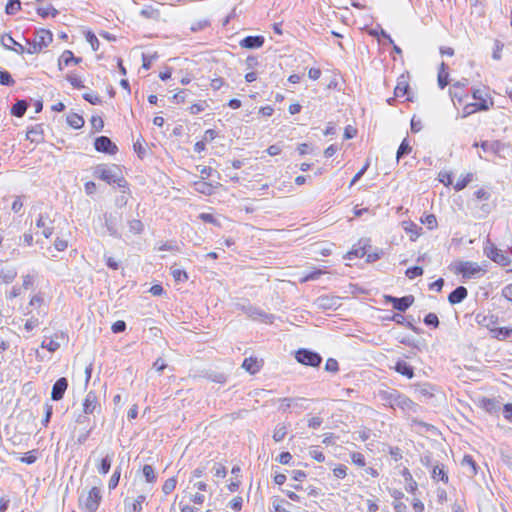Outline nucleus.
<instances>
[{"mask_svg":"<svg viewBox=\"0 0 512 512\" xmlns=\"http://www.w3.org/2000/svg\"><path fill=\"white\" fill-rule=\"evenodd\" d=\"M208 490V484L205 481H196L188 485L182 490L181 497L178 501L180 512H198L199 507L205 502L203 492Z\"/></svg>","mask_w":512,"mask_h":512,"instance_id":"nucleus-1","label":"nucleus"},{"mask_svg":"<svg viewBox=\"0 0 512 512\" xmlns=\"http://www.w3.org/2000/svg\"><path fill=\"white\" fill-rule=\"evenodd\" d=\"M456 275H460V281L463 283L471 279H477L484 274V270L476 262L471 261H455L451 268Z\"/></svg>","mask_w":512,"mask_h":512,"instance_id":"nucleus-2","label":"nucleus"},{"mask_svg":"<svg viewBox=\"0 0 512 512\" xmlns=\"http://www.w3.org/2000/svg\"><path fill=\"white\" fill-rule=\"evenodd\" d=\"M101 502L102 494L100 488L92 486L80 495L78 506L82 512H96L99 509Z\"/></svg>","mask_w":512,"mask_h":512,"instance_id":"nucleus-3","label":"nucleus"},{"mask_svg":"<svg viewBox=\"0 0 512 512\" xmlns=\"http://www.w3.org/2000/svg\"><path fill=\"white\" fill-rule=\"evenodd\" d=\"M116 170H118L116 166L115 169H110L105 165H99L96 167L94 174L108 184L116 183L118 187L128 190V182Z\"/></svg>","mask_w":512,"mask_h":512,"instance_id":"nucleus-4","label":"nucleus"},{"mask_svg":"<svg viewBox=\"0 0 512 512\" xmlns=\"http://www.w3.org/2000/svg\"><path fill=\"white\" fill-rule=\"evenodd\" d=\"M487 94L484 90L476 89L473 91V99L477 102L466 104L463 109L462 117H466L479 110H488L489 106L486 100Z\"/></svg>","mask_w":512,"mask_h":512,"instance_id":"nucleus-5","label":"nucleus"},{"mask_svg":"<svg viewBox=\"0 0 512 512\" xmlns=\"http://www.w3.org/2000/svg\"><path fill=\"white\" fill-rule=\"evenodd\" d=\"M241 310L252 320L264 323H273L275 315L266 313L264 310L253 305H242Z\"/></svg>","mask_w":512,"mask_h":512,"instance_id":"nucleus-6","label":"nucleus"},{"mask_svg":"<svg viewBox=\"0 0 512 512\" xmlns=\"http://www.w3.org/2000/svg\"><path fill=\"white\" fill-rule=\"evenodd\" d=\"M296 360L307 366L317 367L322 362V357L317 352L308 349H299L295 354Z\"/></svg>","mask_w":512,"mask_h":512,"instance_id":"nucleus-7","label":"nucleus"},{"mask_svg":"<svg viewBox=\"0 0 512 512\" xmlns=\"http://www.w3.org/2000/svg\"><path fill=\"white\" fill-rule=\"evenodd\" d=\"M384 299L386 303H391L393 308L400 312H405L414 302V296L412 295H407L401 298L386 295Z\"/></svg>","mask_w":512,"mask_h":512,"instance_id":"nucleus-8","label":"nucleus"},{"mask_svg":"<svg viewBox=\"0 0 512 512\" xmlns=\"http://www.w3.org/2000/svg\"><path fill=\"white\" fill-rule=\"evenodd\" d=\"M101 410V404L98 395L94 391L87 393L83 400V412L92 414Z\"/></svg>","mask_w":512,"mask_h":512,"instance_id":"nucleus-9","label":"nucleus"},{"mask_svg":"<svg viewBox=\"0 0 512 512\" xmlns=\"http://www.w3.org/2000/svg\"><path fill=\"white\" fill-rule=\"evenodd\" d=\"M94 147L98 152L114 155L118 148L107 136H99L95 139Z\"/></svg>","mask_w":512,"mask_h":512,"instance_id":"nucleus-10","label":"nucleus"},{"mask_svg":"<svg viewBox=\"0 0 512 512\" xmlns=\"http://www.w3.org/2000/svg\"><path fill=\"white\" fill-rule=\"evenodd\" d=\"M486 255L494 262L507 266L510 263V259L506 256L502 250L495 247L493 244H489L484 248Z\"/></svg>","mask_w":512,"mask_h":512,"instance_id":"nucleus-11","label":"nucleus"},{"mask_svg":"<svg viewBox=\"0 0 512 512\" xmlns=\"http://www.w3.org/2000/svg\"><path fill=\"white\" fill-rule=\"evenodd\" d=\"M122 216L117 213H105L104 222L109 234L113 237L119 238L121 235L118 230V223L121 221Z\"/></svg>","mask_w":512,"mask_h":512,"instance_id":"nucleus-12","label":"nucleus"},{"mask_svg":"<svg viewBox=\"0 0 512 512\" xmlns=\"http://www.w3.org/2000/svg\"><path fill=\"white\" fill-rule=\"evenodd\" d=\"M314 305L319 310H335L340 304L338 297L323 295L315 300Z\"/></svg>","mask_w":512,"mask_h":512,"instance_id":"nucleus-13","label":"nucleus"},{"mask_svg":"<svg viewBox=\"0 0 512 512\" xmlns=\"http://www.w3.org/2000/svg\"><path fill=\"white\" fill-rule=\"evenodd\" d=\"M1 43L3 47L7 50H13L18 54H23L25 52V48L23 47V45L15 41L13 37L9 34H4L1 37Z\"/></svg>","mask_w":512,"mask_h":512,"instance_id":"nucleus-14","label":"nucleus"},{"mask_svg":"<svg viewBox=\"0 0 512 512\" xmlns=\"http://www.w3.org/2000/svg\"><path fill=\"white\" fill-rule=\"evenodd\" d=\"M52 223H53V221L51 219H49L48 216L40 214L36 221V226L38 228L43 229L42 234L44 235V237L49 238L52 236L53 230H54Z\"/></svg>","mask_w":512,"mask_h":512,"instance_id":"nucleus-15","label":"nucleus"},{"mask_svg":"<svg viewBox=\"0 0 512 512\" xmlns=\"http://www.w3.org/2000/svg\"><path fill=\"white\" fill-rule=\"evenodd\" d=\"M265 39L263 36H246L240 41V46L246 49H257L263 46Z\"/></svg>","mask_w":512,"mask_h":512,"instance_id":"nucleus-16","label":"nucleus"},{"mask_svg":"<svg viewBox=\"0 0 512 512\" xmlns=\"http://www.w3.org/2000/svg\"><path fill=\"white\" fill-rule=\"evenodd\" d=\"M476 320L479 325L489 329L491 333L496 329L498 324V317L495 315L477 314Z\"/></svg>","mask_w":512,"mask_h":512,"instance_id":"nucleus-17","label":"nucleus"},{"mask_svg":"<svg viewBox=\"0 0 512 512\" xmlns=\"http://www.w3.org/2000/svg\"><path fill=\"white\" fill-rule=\"evenodd\" d=\"M33 40L37 45L41 46V48H45L52 42L53 35L49 30L39 29L35 32Z\"/></svg>","mask_w":512,"mask_h":512,"instance_id":"nucleus-18","label":"nucleus"},{"mask_svg":"<svg viewBox=\"0 0 512 512\" xmlns=\"http://www.w3.org/2000/svg\"><path fill=\"white\" fill-rule=\"evenodd\" d=\"M26 138L32 143H41L44 141L43 125L37 124L28 129Z\"/></svg>","mask_w":512,"mask_h":512,"instance_id":"nucleus-19","label":"nucleus"},{"mask_svg":"<svg viewBox=\"0 0 512 512\" xmlns=\"http://www.w3.org/2000/svg\"><path fill=\"white\" fill-rule=\"evenodd\" d=\"M367 242V240H360L359 243L347 253V259L352 260L353 258H362L366 256L367 248H370V245H368Z\"/></svg>","mask_w":512,"mask_h":512,"instance_id":"nucleus-20","label":"nucleus"},{"mask_svg":"<svg viewBox=\"0 0 512 512\" xmlns=\"http://www.w3.org/2000/svg\"><path fill=\"white\" fill-rule=\"evenodd\" d=\"M401 475L405 482V489L409 493H415L418 489L417 482L413 479V476L407 467L401 470Z\"/></svg>","mask_w":512,"mask_h":512,"instance_id":"nucleus-21","label":"nucleus"},{"mask_svg":"<svg viewBox=\"0 0 512 512\" xmlns=\"http://www.w3.org/2000/svg\"><path fill=\"white\" fill-rule=\"evenodd\" d=\"M81 60V58L75 57L72 51L65 50L58 60V68L59 70H63L64 66H68L72 62L74 64H78L81 62Z\"/></svg>","mask_w":512,"mask_h":512,"instance_id":"nucleus-22","label":"nucleus"},{"mask_svg":"<svg viewBox=\"0 0 512 512\" xmlns=\"http://www.w3.org/2000/svg\"><path fill=\"white\" fill-rule=\"evenodd\" d=\"M146 501V496L143 494L138 495L131 503L125 505V512H142L143 504Z\"/></svg>","mask_w":512,"mask_h":512,"instance_id":"nucleus-23","label":"nucleus"},{"mask_svg":"<svg viewBox=\"0 0 512 512\" xmlns=\"http://www.w3.org/2000/svg\"><path fill=\"white\" fill-rule=\"evenodd\" d=\"M262 366V361H259L257 358L249 357L245 358L242 363V368H244L250 374H255L260 370Z\"/></svg>","mask_w":512,"mask_h":512,"instance_id":"nucleus-24","label":"nucleus"},{"mask_svg":"<svg viewBox=\"0 0 512 512\" xmlns=\"http://www.w3.org/2000/svg\"><path fill=\"white\" fill-rule=\"evenodd\" d=\"M467 289L464 286H458L450 292V304H458L467 297Z\"/></svg>","mask_w":512,"mask_h":512,"instance_id":"nucleus-25","label":"nucleus"},{"mask_svg":"<svg viewBox=\"0 0 512 512\" xmlns=\"http://www.w3.org/2000/svg\"><path fill=\"white\" fill-rule=\"evenodd\" d=\"M142 474L145 479V481L148 484L154 485L157 481V473L154 469V467L150 464H145L142 467Z\"/></svg>","mask_w":512,"mask_h":512,"instance_id":"nucleus-26","label":"nucleus"},{"mask_svg":"<svg viewBox=\"0 0 512 512\" xmlns=\"http://www.w3.org/2000/svg\"><path fill=\"white\" fill-rule=\"evenodd\" d=\"M409 89V84L406 81L404 75H402L398 78L397 85L394 89V95L395 97H403L408 93Z\"/></svg>","mask_w":512,"mask_h":512,"instance_id":"nucleus-27","label":"nucleus"},{"mask_svg":"<svg viewBox=\"0 0 512 512\" xmlns=\"http://www.w3.org/2000/svg\"><path fill=\"white\" fill-rule=\"evenodd\" d=\"M437 82L441 89H444L448 85V71H446V64L444 61L439 65Z\"/></svg>","mask_w":512,"mask_h":512,"instance_id":"nucleus-28","label":"nucleus"},{"mask_svg":"<svg viewBox=\"0 0 512 512\" xmlns=\"http://www.w3.org/2000/svg\"><path fill=\"white\" fill-rule=\"evenodd\" d=\"M112 460V455H107L104 458L100 459L97 463L98 472L102 475H106L111 469Z\"/></svg>","mask_w":512,"mask_h":512,"instance_id":"nucleus-29","label":"nucleus"},{"mask_svg":"<svg viewBox=\"0 0 512 512\" xmlns=\"http://www.w3.org/2000/svg\"><path fill=\"white\" fill-rule=\"evenodd\" d=\"M177 483H178V480H177L176 476H172V477L166 479L163 482L162 487H161L163 494L166 496L171 494L175 490Z\"/></svg>","mask_w":512,"mask_h":512,"instance_id":"nucleus-30","label":"nucleus"},{"mask_svg":"<svg viewBox=\"0 0 512 512\" xmlns=\"http://www.w3.org/2000/svg\"><path fill=\"white\" fill-rule=\"evenodd\" d=\"M67 123L74 129H80L83 127L85 121L82 116L77 113H71L67 116Z\"/></svg>","mask_w":512,"mask_h":512,"instance_id":"nucleus-31","label":"nucleus"},{"mask_svg":"<svg viewBox=\"0 0 512 512\" xmlns=\"http://www.w3.org/2000/svg\"><path fill=\"white\" fill-rule=\"evenodd\" d=\"M28 104L25 100H18L11 108V114L16 117H22L26 110Z\"/></svg>","mask_w":512,"mask_h":512,"instance_id":"nucleus-32","label":"nucleus"},{"mask_svg":"<svg viewBox=\"0 0 512 512\" xmlns=\"http://www.w3.org/2000/svg\"><path fill=\"white\" fill-rule=\"evenodd\" d=\"M396 371L407 378H412L414 375L413 368L405 361H399L395 367Z\"/></svg>","mask_w":512,"mask_h":512,"instance_id":"nucleus-33","label":"nucleus"},{"mask_svg":"<svg viewBox=\"0 0 512 512\" xmlns=\"http://www.w3.org/2000/svg\"><path fill=\"white\" fill-rule=\"evenodd\" d=\"M140 15L147 19L158 20L160 18V11L153 6H145L140 11Z\"/></svg>","mask_w":512,"mask_h":512,"instance_id":"nucleus-34","label":"nucleus"},{"mask_svg":"<svg viewBox=\"0 0 512 512\" xmlns=\"http://www.w3.org/2000/svg\"><path fill=\"white\" fill-rule=\"evenodd\" d=\"M491 334L493 338H496L498 340H505L506 338L512 336V328L496 327V329H494Z\"/></svg>","mask_w":512,"mask_h":512,"instance_id":"nucleus-35","label":"nucleus"},{"mask_svg":"<svg viewBox=\"0 0 512 512\" xmlns=\"http://www.w3.org/2000/svg\"><path fill=\"white\" fill-rule=\"evenodd\" d=\"M474 179V174L472 172L467 173L464 177L458 179V181L454 184V189L456 191H460L464 189L470 182Z\"/></svg>","mask_w":512,"mask_h":512,"instance_id":"nucleus-36","label":"nucleus"},{"mask_svg":"<svg viewBox=\"0 0 512 512\" xmlns=\"http://www.w3.org/2000/svg\"><path fill=\"white\" fill-rule=\"evenodd\" d=\"M286 434L287 426L285 424H279L275 427L272 437L275 442H280L285 438Z\"/></svg>","mask_w":512,"mask_h":512,"instance_id":"nucleus-37","label":"nucleus"},{"mask_svg":"<svg viewBox=\"0 0 512 512\" xmlns=\"http://www.w3.org/2000/svg\"><path fill=\"white\" fill-rule=\"evenodd\" d=\"M194 185H195L196 191H198L202 194L210 195L213 191V186L210 183H207L205 181L195 182Z\"/></svg>","mask_w":512,"mask_h":512,"instance_id":"nucleus-38","label":"nucleus"},{"mask_svg":"<svg viewBox=\"0 0 512 512\" xmlns=\"http://www.w3.org/2000/svg\"><path fill=\"white\" fill-rule=\"evenodd\" d=\"M410 152H411V146L409 145L408 140L405 138V139H403V141L401 142V144L397 150V154H396L397 160L404 157L405 155H408Z\"/></svg>","mask_w":512,"mask_h":512,"instance_id":"nucleus-39","label":"nucleus"},{"mask_svg":"<svg viewBox=\"0 0 512 512\" xmlns=\"http://www.w3.org/2000/svg\"><path fill=\"white\" fill-rule=\"evenodd\" d=\"M130 232L140 234L144 230V225L141 220L133 219L128 222Z\"/></svg>","mask_w":512,"mask_h":512,"instance_id":"nucleus-40","label":"nucleus"},{"mask_svg":"<svg viewBox=\"0 0 512 512\" xmlns=\"http://www.w3.org/2000/svg\"><path fill=\"white\" fill-rule=\"evenodd\" d=\"M120 477H121V470H120V468H116L108 482L109 490H114L118 486Z\"/></svg>","mask_w":512,"mask_h":512,"instance_id":"nucleus-41","label":"nucleus"},{"mask_svg":"<svg viewBox=\"0 0 512 512\" xmlns=\"http://www.w3.org/2000/svg\"><path fill=\"white\" fill-rule=\"evenodd\" d=\"M351 461L358 467H364L366 465V458L360 452H353L350 454Z\"/></svg>","mask_w":512,"mask_h":512,"instance_id":"nucleus-42","label":"nucleus"},{"mask_svg":"<svg viewBox=\"0 0 512 512\" xmlns=\"http://www.w3.org/2000/svg\"><path fill=\"white\" fill-rule=\"evenodd\" d=\"M21 8V3L19 0H10L5 7V11L9 15L15 14Z\"/></svg>","mask_w":512,"mask_h":512,"instance_id":"nucleus-43","label":"nucleus"},{"mask_svg":"<svg viewBox=\"0 0 512 512\" xmlns=\"http://www.w3.org/2000/svg\"><path fill=\"white\" fill-rule=\"evenodd\" d=\"M37 13L42 18H46L49 15H51L52 17H56L58 15V11L51 5H49L48 7H45V8H38Z\"/></svg>","mask_w":512,"mask_h":512,"instance_id":"nucleus-44","label":"nucleus"},{"mask_svg":"<svg viewBox=\"0 0 512 512\" xmlns=\"http://www.w3.org/2000/svg\"><path fill=\"white\" fill-rule=\"evenodd\" d=\"M171 274H172L173 278L175 279V281L185 282L188 280V275L184 270L172 268Z\"/></svg>","mask_w":512,"mask_h":512,"instance_id":"nucleus-45","label":"nucleus"},{"mask_svg":"<svg viewBox=\"0 0 512 512\" xmlns=\"http://www.w3.org/2000/svg\"><path fill=\"white\" fill-rule=\"evenodd\" d=\"M347 467L343 464H338L333 468V475L337 479H343L347 476Z\"/></svg>","mask_w":512,"mask_h":512,"instance_id":"nucleus-46","label":"nucleus"},{"mask_svg":"<svg viewBox=\"0 0 512 512\" xmlns=\"http://www.w3.org/2000/svg\"><path fill=\"white\" fill-rule=\"evenodd\" d=\"M0 84L5 86H11L14 84V80L8 71H0Z\"/></svg>","mask_w":512,"mask_h":512,"instance_id":"nucleus-47","label":"nucleus"},{"mask_svg":"<svg viewBox=\"0 0 512 512\" xmlns=\"http://www.w3.org/2000/svg\"><path fill=\"white\" fill-rule=\"evenodd\" d=\"M309 455L313 460H315L319 463H323L326 459L324 453L321 450H319L318 448L310 449Z\"/></svg>","mask_w":512,"mask_h":512,"instance_id":"nucleus-48","label":"nucleus"},{"mask_svg":"<svg viewBox=\"0 0 512 512\" xmlns=\"http://www.w3.org/2000/svg\"><path fill=\"white\" fill-rule=\"evenodd\" d=\"M405 274L409 279H414L423 274V269L420 266H413V267L408 268L406 270Z\"/></svg>","mask_w":512,"mask_h":512,"instance_id":"nucleus-49","label":"nucleus"},{"mask_svg":"<svg viewBox=\"0 0 512 512\" xmlns=\"http://www.w3.org/2000/svg\"><path fill=\"white\" fill-rule=\"evenodd\" d=\"M498 146H499L498 142L483 141L480 144V147L482 148V150L484 152L491 151L493 153H496L498 151Z\"/></svg>","mask_w":512,"mask_h":512,"instance_id":"nucleus-50","label":"nucleus"},{"mask_svg":"<svg viewBox=\"0 0 512 512\" xmlns=\"http://www.w3.org/2000/svg\"><path fill=\"white\" fill-rule=\"evenodd\" d=\"M424 323L427 326H433L436 328L439 325V319L435 313H428L424 318Z\"/></svg>","mask_w":512,"mask_h":512,"instance_id":"nucleus-51","label":"nucleus"},{"mask_svg":"<svg viewBox=\"0 0 512 512\" xmlns=\"http://www.w3.org/2000/svg\"><path fill=\"white\" fill-rule=\"evenodd\" d=\"M205 472H206L205 466L197 467L196 469H194L191 473V478L189 480V483L193 484L195 479L202 478L205 475Z\"/></svg>","mask_w":512,"mask_h":512,"instance_id":"nucleus-52","label":"nucleus"},{"mask_svg":"<svg viewBox=\"0 0 512 512\" xmlns=\"http://www.w3.org/2000/svg\"><path fill=\"white\" fill-rule=\"evenodd\" d=\"M66 388H67V386H53L52 395H51L52 399L53 400L62 399Z\"/></svg>","mask_w":512,"mask_h":512,"instance_id":"nucleus-53","label":"nucleus"},{"mask_svg":"<svg viewBox=\"0 0 512 512\" xmlns=\"http://www.w3.org/2000/svg\"><path fill=\"white\" fill-rule=\"evenodd\" d=\"M86 40L87 42L91 45L92 49L94 51H97L98 48H99V40L98 38L95 36L94 33H92L91 31L87 32L86 34Z\"/></svg>","mask_w":512,"mask_h":512,"instance_id":"nucleus-54","label":"nucleus"},{"mask_svg":"<svg viewBox=\"0 0 512 512\" xmlns=\"http://www.w3.org/2000/svg\"><path fill=\"white\" fill-rule=\"evenodd\" d=\"M66 79L74 88L80 89L84 87L82 80L74 74H67Z\"/></svg>","mask_w":512,"mask_h":512,"instance_id":"nucleus-55","label":"nucleus"},{"mask_svg":"<svg viewBox=\"0 0 512 512\" xmlns=\"http://www.w3.org/2000/svg\"><path fill=\"white\" fill-rule=\"evenodd\" d=\"M36 459H37V451L32 450V451H28L24 454V456L21 458V462L26 463V464H32L36 461Z\"/></svg>","mask_w":512,"mask_h":512,"instance_id":"nucleus-56","label":"nucleus"},{"mask_svg":"<svg viewBox=\"0 0 512 512\" xmlns=\"http://www.w3.org/2000/svg\"><path fill=\"white\" fill-rule=\"evenodd\" d=\"M242 503H243V500H242V497L240 496H236L234 497L232 500H230L228 506L235 512H238L241 510L242 508Z\"/></svg>","mask_w":512,"mask_h":512,"instance_id":"nucleus-57","label":"nucleus"},{"mask_svg":"<svg viewBox=\"0 0 512 512\" xmlns=\"http://www.w3.org/2000/svg\"><path fill=\"white\" fill-rule=\"evenodd\" d=\"M126 323L123 320H118L114 322L111 326V330L113 333L118 334L124 332L126 330Z\"/></svg>","mask_w":512,"mask_h":512,"instance_id":"nucleus-58","label":"nucleus"},{"mask_svg":"<svg viewBox=\"0 0 512 512\" xmlns=\"http://www.w3.org/2000/svg\"><path fill=\"white\" fill-rule=\"evenodd\" d=\"M91 126L95 131H100L104 127L103 119L100 116H92Z\"/></svg>","mask_w":512,"mask_h":512,"instance_id":"nucleus-59","label":"nucleus"},{"mask_svg":"<svg viewBox=\"0 0 512 512\" xmlns=\"http://www.w3.org/2000/svg\"><path fill=\"white\" fill-rule=\"evenodd\" d=\"M214 475L217 478H221V479L225 478L227 475L226 467L220 463L216 464L214 466Z\"/></svg>","mask_w":512,"mask_h":512,"instance_id":"nucleus-60","label":"nucleus"},{"mask_svg":"<svg viewBox=\"0 0 512 512\" xmlns=\"http://www.w3.org/2000/svg\"><path fill=\"white\" fill-rule=\"evenodd\" d=\"M446 474L443 468L435 467L432 471V478L436 481L445 480Z\"/></svg>","mask_w":512,"mask_h":512,"instance_id":"nucleus-61","label":"nucleus"},{"mask_svg":"<svg viewBox=\"0 0 512 512\" xmlns=\"http://www.w3.org/2000/svg\"><path fill=\"white\" fill-rule=\"evenodd\" d=\"M325 370L328 371V372H336V371H338V362H337V360L334 359V358H329L326 361Z\"/></svg>","mask_w":512,"mask_h":512,"instance_id":"nucleus-62","label":"nucleus"},{"mask_svg":"<svg viewBox=\"0 0 512 512\" xmlns=\"http://www.w3.org/2000/svg\"><path fill=\"white\" fill-rule=\"evenodd\" d=\"M39 326V320L38 318H35V317H31L29 318L25 325H24V328L26 331L30 332L32 331L34 328L38 327Z\"/></svg>","mask_w":512,"mask_h":512,"instance_id":"nucleus-63","label":"nucleus"},{"mask_svg":"<svg viewBox=\"0 0 512 512\" xmlns=\"http://www.w3.org/2000/svg\"><path fill=\"white\" fill-rule=\"evenodd\" d=\"M289 503L284 500H276L274 502V510L275 512H289L286 510V506H288Z\"/></svg>","mask_w":512,"mask_h":512,"instance_id":"nucleus-64","label":"nucleus"}]
</instances>
